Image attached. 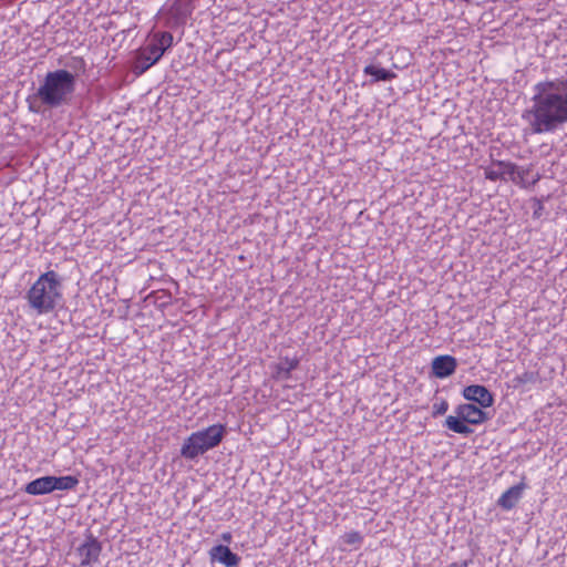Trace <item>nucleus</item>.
<instances>
[{"label":"nucleus","mask_w":567,"mask_h":567,"mask_svg":"<svg viewBox=\"0 0 567 567\" xmlns=\"http://www.w3.org/2000/svg\"><path fill=\"white\" fill-rule=\"evenodd\" d=\"M533 105L523 114L534 134L553 133L567 123V72L535 85Z\"/></svg>","instance_id":"obj_1"},{"label":"nucleus","mask_w":567,"mask_h":567,"mask_svg":"<svg viewBox=\"0 0 567 567\" xmlns=\"http://www.w3.org/2000/svg\"><path fill=\"white\" fill-rule=\"evenodd\" d=\"M75 90V76L66 70H56L48 72L42 84L38 87L33 99H29L30 111L40 112L41 104L54 109L66 104Z\"/></svg>","instance_id":"obj_2"},{"label":"nucleus","mask_w":567,"mask_h":567,"mask_svg":"<svg viewBox=\"0 0 567 567\" xmlns=\"http://www.w3.org/2000/svg\"><path fill=\"white\" fill-rule=\"evenodd\" d=\"M61 297V282L53 270L42 274L27 292L30 308L39 315L53 311Z\"/></svg>","instance_id":"obj_3"},{"label":"nucleus","mask_w":567,"mask_h":567,"mask_svg":"<svg viewBox=\"0 0 567 567\" xmlns=\"http://www.w3.org/2000/svg\"><path fill=\"white\" fill-rule=\"evenodd\" d=\"M225 435V426L214 424L192 433L184 442L181 449V455L188 460H194L210 449L217 446Z\"/></svg>","instance_id":"obj_4"},{"label":"nucleus","mask_w":567,"mask_h":567,"mask_svg":"<svg viewBox=\"0 0 567 567\" xmlns=\"http://www.w3.org/2000/svg\"><path fill=\"white\" fill-rule=\"evenodd\" d=\"M524 171H520L511 162H494L485 168V177L491 181L502 179L522 183L524 181Z\"/></svg>","instance_id":"obj_5"},{"label":"nucleus","mask_w":567,"mask_h":567,"mask_svg":"<svg viewBox=\"0 0 567 567\" xmlns=\"http://www.w3.org/2000/svg\"><path fill=\"white\" fill-rule=\"evenodd\" d=\"M101 553V544L93 536H87L86 540L79 546L78 555L81 566L91 565L97 561Z\"/></svg>","instance_id":"obj_6"},{"label":"nucleus","mask_w":567,"mask_h":567,"mask_svg":"<svg viewBox=\"0 0 567 567\" xmlns=\"http://www.w3.org/2000/svg\"><path fill=\"white\" fill-rule=\"evenodd\" d=\"M463 398L477 403L481 408H488L493 404V395L484 385H470L463 390Z\"/></svg>","instance_id":"obj_7"},{"label":"nucleus","mask_w":567,"mask_h":567,"mask_svg":"<svg viewBox=\"0 0 567 567\" xmlns=\"http://www.w3.org/2000/svg\"><path fill=\"white\" fill-rule=\"evenodd\" d=\"M209 556L213 564L218 563L226 567H233L239 563V557L225 545H216L212 547Z\"/></svg>","instance_id":"obj_8"},{"label":"nucleus","mask_w":567,"mask_h":567,"mask_svg":"<svg viewBox=\"0 0 567 567\" xmlns=\"http://www.w3.org/2000/svg\"><path fill=\"white\" fill-rule=\"evenodd\" d=\"M486 420V413L482 410L481 405L474 403H463V434H467L471 430L465 423L478 424Z\"/></svg>","instance_id":"obj_9"},{"label":"nucleus","mask_w":567,"mask_h":567,"mask_svg":"<svg viewBox=\"0 0 567 567\" xmlns=\"http://www.w3.org/2000/svg\"><path fill=\"white\" fill-rule=\"evenodd\" d=\"M456 360L451 355H440L432 362L433 374L437 378H446L454 372Z\"/></svg>","instance_id":"obj_10"},{"label":"nucleus","mask_w":567,"mask_h":567,"mask_svg":"<svg viewBox=\"0 0 567 567\" xmlns=\"http://www.w3.org/2000/svg\"><path fill=\"white\" fill-rule=\"evenodd\" d=\"M30 495H45L53 492L52 476H43L31 481L24 487Z\"/></svg>","instance_id":"obj_11"},{"label":"nucleus","mask_w":567,"mask_h":567,"mask_svg":"<svg viewBox=\"0 0 567 567\" xmlns=\"http://www.w3.org/2000/svg\"><path fill=\"white\" fill-rule=\"evenodd\" d=\"M525 488L523 483L509 487L498 499V505L505 509H512L519 501Z\"/></svg>","instance_id":"obj_12"},{"label":"nucleus","mask_w":567,"mask_h":567,"mask_svg":"<svg viewBox=\"0 0 567 567\" xmlns=\"http://www.w3.org/2000/svg\"><path fill=\"white\" fill-rule=\"evenodd\" d=\"M164 54L163 49L159 48L155 41H152L142 52V60H147V65L142 66V72L154 65Z\"/></svg>","instance_id":"obj_13"},{"label":"nucleus","mask_w":567,"mask_h":567,"mask_svg":"<svg viewBox=\"0 0 567 567\" xmlns=\"http://www.w3.org/2000/svg\"><path fill=\"white\" fill-rule=\"evenodd\" d=\"M299 364V360L296 358H282L276 368V377L281 380L290 378V372L295 370Z\"/></svg>","instance_id":"obj_14"},{"label":"nucleus","mask_w":567,"mask_h":567,"mask_svg":"<svg viewBox=\"0 0 567 567\" xmlns=\"http://www.w3.org/2000/svg\"><path fill=\"white\" fill-rule=\"evenodd\" d=\"M363 72L373 76V82L389 81L395 78V74L386 69L375 66L373 64L367 65Z\"/></svg>","instance_id":"obj_15"},{"label":"nucleus","mask_w":567,"mask_h":567,"mask_svg":"<svg viewBox=\"0 0 567 567\" xmlns=\"http://www.w3.org/2000/svg\"><path fill=\"white\" fill-rule=\"evenodd\" d=\"M79 484V480L75 476H52L53 491H70Z\"/></svg>","instance_id":"obj_16"},{"label":"nucleus","mask_w":567,"mask_h":567,"mask_svg":"<svg viewBox=\"0 0 567 567\" xmlns=\"http://www.w3.org/2000/svg\"><path fill=\"white\" fill-rule=\"evenodd\" d=\"M455 415H450L446 419V425L455 433H461V404L454 410Z\"/></svg>","instance_id":"obj_17"},{"label":"nucleus","mask_w":567,"mask_h":567,"mask_svg":"<svg viewBox=\"0 0 567 567\" xmlns=\"http://www.w3.org/2000/svg\"><path fill=\"white\" fill-rule=\"evenodd\" d=\"M362 540H363L362 535L359 532H355V530L346 533L341 537L342 544H346V545H349V546H354V547H358L362 543Z\"/></svg>","instance_id":"obj_18"},{"label":"nucleus","mask_w":567,"mask_h":567,"mask_svg":"<svg viewBox=\"0 0 567 567\" xmlns=\"http://www.w3.org/2000/svg\"><path fill=\"white\" fill-rule=\"evenodd\" d=\"M153 41H155V43H157L165 52L173 43V35L169 32H162L156 34Z\"/></svg>","instance_id":"obj_19"},{"label":"nucleus","mask_w":567,"mask_h":567,"mask_svg":"<svg viewBox=\"0 0 567 567\" xmlns=\"http://www.w3.org/2000/svg\"><path fill=\"white\" fill-rule=\"evenodd\" d=\"M538 380V373L533 371H526L515 378V381L519 384L535 383Z\"/></svg>","instance_id":"obj_20"},{"label":"nucleus","mask_w":567,"mask_h":567,"mask_svg":"<svg viewBox=\"0 0 567 567\" xmlns=\"http://www.w3.org/2000/svg\"><path fill=\"white\" fill-rule=\"evenodd\" d=\"M449 409V404L446 401H442L440 404H434V414L442 415Z\"/></svg>","instance_id":"obj_21"},{"label":"nucleus","mask_w":567,"mask_h":567,"mask_svg":"<svg viewBox=\"0 0 567 567\" xmlns=\"http://www.w3.org/2000/svg\"><path fill=\"white\" fill-rule=\"evenodd\" d=\"M147 65V60L143 59L142 60V54L138 56V68L142 69V66H146Z\"/></svg>","instance_id":"obj_22"},{"label":"nucleus","mask_w":567,"mask_h":567,"mask_svg":"<svg viewBox=\"0 0 567 567\" xmlns=\"http://www.w3.org/2000/svg\"><path fill=\"white\" fill-rule=\"evenodd\" d=\"M223 537H224V539H230V535L229 534H225Z\"/></svg>","instance_id":"obj_23"}]
</instances>
